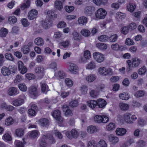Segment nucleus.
I'll return each mask as SVG.
<instances>
[{
    "instance_id": "7",
    "label": "nucleus",
    "mask_w": 147,
    "mask_h": 147,
    "mask_svg": "<svg viewBox=\"0 0 147 147\" xmlns=\"http://www.w3.org/2000/svg\"><path fill=\"white\" fill-rule=\"evenodd\" d=\"M93 55L95 60L98 63H101L105 59L104 55L99 52H95L93 53Z\"/></svg>"
},
{
    "instance_id": "29",
    "label": "nucleus",
    "mask_w": 147,
    "mask_h": 147,
    "mask_svg": "<svg viewBox=\"0 0 147 147\" xmlns=\"http://www.w3.org/2000/svg\"><path fill=\"white\" fill-rule=\"evenodd\" d=\"M2 139L5 141H11L12 138L11 135L8 133H5L2 137Z\"/></svg>"
},
{
    "instance_id": "33",
    "label": "nucleus",
    "mask_w": 147,
    "mask_h": 147,
    "mask_svg": "<svg viewBox=\"0 0 147 147\" xmlns=\"http://www.w3.org/2000/svg\"><path fill=\"white\" fill-rule=\"evenodd\" d=\"M96 67V63L94 61H92L89 62L86 66V68L88 69L92 70Z\"/></svg>"
},
{
    "instance_id": "44",
    "label": "nucleus",
    "mask_w": 147,
    "mask_h": 147,
    "mask_svg": "<svg viewBox=\"0 0 147 147\" xmlns=\"http://www.w3.org/2000/svg\"><path fill=\"white\" fill-rule=\"evenodd\" d=\"M118 38L117 34H115L111 35L109 37L108 39L110 42H114L117 40Z\"/></svg>"
},
{
    "instance_id": "9",
    "label": "nucleus",
    "mask_w": 147,
    "mask_h": 147,
    "mask_svg": "<svg viewBox=\"0 0 147 147\" xmlns=\"http://www.w3.org/2000/svg\"><path fill=\"white\" fill-rule=\"evenodd\" d=\"M18 65L19 71L21 74H24L27 72L28 70L27 69L24 65L22 61H18Z\"/></svg>"
},
{
    "instance_id": "14",
    "label": "nucleus",
    "mask_w": 147,
    "mask_h": 147,
    "mask_svg": "<svg viewBox=\"0 0 147 147\" xmlns=\"http://www.w3.org/2000/svg\"><path fill=\"white\" fill-rule=\"evenodd\" d=\"M14 121L13 119L11 116H9L5 119L4 124L7 126H10L14 123Z\"/></svg>"
},
{
    "instance_id": "17",
    "label": "nucleus",
    "mask_w": 147,
    "mask_h": 147,
    "mask_svg": "<svg viewBox=\"0 0 147 147\" xmlns=\"http://www.w3.org/2000/svg\"><path fill=\"white\" fill-rule=\"evenodd\" d=\"M117 135L119 136H123L125 135L126 132V130L125 129L120 128H117L115 131Z\"/></svg>"
},
{
    "instance_id": "32",
    "label": "nucleus",
    "mask_w": 147,
    "mask_h": 147,
    "mask_svg": "<svg viewBox=\"0 0 147 147\" xmlns=\"http://www.w3.org/2000/svg\"><path fill=\"white\" fill-rule=\"evenodd\" d=\"M120 108L122 111H127L129 108V105L127 104L121 102L119 105Z\"/></svg>"
},
{
    "instance_id": "15",
    "label": "nucleus",
    "mask_w": 147,
    "mask_h": 147,
    "mask_svg": "<svg viewBox=\"0 0 147 147\" xmlns=\"http://www.w3.org/2000/svg\"><path fill=\"white\" fill-rule=\"evenodd\" d=\"M69 70L72 73L76 74L78 71V67L74 64L71 63L69 65Z\"/></svg>"
},
{
    "instance_id": "38",
    "label": "nucleus",
    "mask_w": 147,
    "mask_h": 147,
    "mask_svg": "<svg viewBox=\"0 0 147 147\" xmlns=\"http://www.w3.org/2000/svg\"><path fill=\"white\" fill-rule=\"evenodd\" d=\"M115 128V125L113 123H109L106 126L107 129L109 131H111L113 130Z\"/></svg>"
},
{
    "instance_id": "37",
    "label": "nucleus",
    "mask_w": 147,
    "mask_h": 147,
    "mask_svg": "<svg viewBox=\"0 0 147 147\" xmlns=\"http://www.w3.org/2000/svg\"><path fill=\"white\" fill-rule=\"evenodd\" d=\"M8 20L9 22L11 24L16 23L17 21V18L13 16H9L8 18Z\"/></svg>"
},
{
    "instance_id": "4",
    "label": "nucleus",
    "mask_w": 147,
    "mask_h": 147,
    "mask_svg": "<svg viewBox=\"0 0 147 147\" xmlns=\"http://www.w3.org/2000/svg\"><path fill=\"white\" fill-rule=\"evenodd\" d=\"M107 14L106 11L104 9L100 8L95 12L96 17L98 19H103Z\"/></svg>"
},
{
    "instance_id": "64",
    "label": "nucleus",
    "mask_w": 147,
    "mask_h": 147,
    "mask_svg": "<svg viewBox=\"0 0 147 147\" xmlns=\"http://www.w3.org/2000/svg\"><path fill=\"white\" fill-rule=\"evenodd\" d=\"M14 144L15 147H24L22 142L19 140H16L14 142Z\"/></svg>"
},
{
    "instance_id": "26",
    "label": "nucleus",
    "mask_w": 147,
    "mask_h": 147,
    "mask_svg": "<svg viewBox=\"0 0 147 147\" xmlns=\"http://www.w3.org/2000/svg\"><path fill=\"white\" fill-rule=\"evenodd\" d=\"M34 44L38 46H41L44 44V42L42 38L40 37L36 38L34 40Z\"/></svg>"
},
{
    "instance_id": "19",
    "label": "nucleus",
    "mask_w": 147,
    "mask_h": 147,
    "mask_svg": "<svg viewBox=\"0 0 147 147\" xmlns=\"http://www.w3.org/2000/svg\"><path fill=\"white\" fill-rule=\"evenodd\" d=\"M1 73L4 76H8L10 74L11 72L8 67L4 66L1 69Z\"/></svg>"
},
{
    "instance_id": "57",
    "label": "nucleus",
    "mask_w": 147,
    "mask_h": 147,
    "mask_svg": "<svg viewBox=\"0 0 147 147\" xmlns=\"http://www.w3.org/2000/svg\"><path fill=\"white\" fill-rule=\"evenodd\" d=\"M35 71L36 73L37 74H42L44 71V69L42 67H38L35 68Z\"/></svg>"
},
{
    "instance_id": "61",
    "label": "nucleus",
    "mask_w": 147,
    "mask_h": 147,
    "mask_svg": "<svg viewBox=\"0 0 147 147\" xmlns=\"http://www.w3.org/2000/svg\"><path fill=\"white\" fill-rule=\"evenodd\" d=\"M88 147H97V144L94 140H92L88 142Z\"/></svg>"
},
{
    "instance_id": "60",
    "label": "nucleus",
    "mask_w": 147,
    "mask_h": 147,
    "mask_svg": "<svg viewBox=\"0 0 147 147\" xmlns=\"http://www.w3.org/2000/svg\"><path fill=\"white\" fill-rule=\"evenodd\" d=\"M10 72H11L12 73H15L17 71V67L16 66L14 65H10L8 67Z\"/></svg>"
},
{
    "instance_id": "39",
    "label": "nucleus",
    "mask_w": 147,
    "mask_h": 147,
    "mask_svg": "<svg viewBox=\"0 0 147 147\" xmlns=\"http://www.w3.org/2000/svg\"><path fill=\"white\" fill-rule=\"evenodd\" d=\"M18 87L19 90L22 92H25L26 91L27 87L24 83H21L18 84Z\"/></svg>"
},
{
    "instance_id": "40",
    "label": "nucleus",
    "mask_w": 147,
    "mask_h": 147,
    "mask_svg": "<svg viewBox=\"0 0 147 147\" xmlns=\"http://www.w3.org/2000/svg\"><path fill=\"white\" fill-rule=\"evenodd\" d=\"M93 2L96 5L100 6L102 4H105L106 3L107 0H92Z\"/></svg>"
},
{
    "instance_id": "34",
    "label": "nucleus",
    "mask_w": 147,
    "mask_h": 147,
    "mask_svg": "<svg viewBox=\"0 0 147 147\" xmlns=\"http://www.w3.org/2000/svg\"><path fill=\"white\" fill-rule=\"evenodd\" d=\"M8 33V30L6 28H2L0 30V36L1 37H5Z\"/></svg>"
},
{
    "instance_id": "56",
    "label": "nucleus",
    "mask_w": 147,
    "mask_h": 147,
    "mask_svg": "<svg viewBox=\"0 0 147 147\" xmlns=\"http://www.w3.org/2000/svg\"><path fill=\"white\" fill-rule=\"evenodd\" d=\"M146 71V67L145 66H143L138 70V73L139 75H143L145 74Z\"/></svg>"
},
{
    "instance_id": "53",
    "label": "nucleus",
    "mask_w": 147,
    "mask_h": 147,
    "mask_svg": "<svg viewBox=\"0 0 147 147\" xmlns=\"http://www.w3.org/2000/svg\"><path fill=\"white\" fill-rule=\"evenodd\" d=\"M88 90V87L87 86L83 85L80 87V90L82 94H87Z\"/></svg>"
},
{
    "instance_id": "28",
    "label": "nucleus",
    "mask_w": 147,
    "mask_h": 147,
    "mask_svg": "<svg viewBox=\"0 0 147 147\" xmlns=\"http://www.w3.org/2000/svg\"><path fill=\"white\" fill-rule=\"evenodd\" d=\"M109 140L112 144H115L119 142L118 138L112 135L109 136Z\"/></svg>"
},
{
    "instance_id": "59",
    "label": "nucleus",
    "mask_w": 147,
    "mask_h": 147,
    "mask_svg": "<svg viewBox=\"0 0 147 147\" xmlns=\"http://www.w3.org/2000/svg\"><path fill=\"white\" fill-rule=\"evenodd\" d=\"M5 56L6 59L8 60L13 61L14 60L13 56L10 53H7L5 55Z\"/></svg>"
},
{
    "instance_id": "48",
    "label": "nucleus",
    "mask_w": 147,
    "mask_h": 147,
    "mask_svg": "<svg viewBox=\"0 0 147 147\" xmlns=\"http://www.w3.org/2000/svg\"><path fill=\"white\" fill-rule=\"evenodd\" d=\"M136 8V6L134 4L129 3L127 6V9L128 11L131 12H133Z\"/></svg>"
},
{
    "instance_id": "24",
    "label": "nucleus",
    "mask_w": 147,
    "mask_h": 147,
    "mask_svg": "<svg viewBox=\"0 0 147 147\" xmlns=\"http://www.w3.org/2000/svg\"><path fill=\"white\" fill-rule=\"evenodd\" d=\"M28 133L30 136L32 138H35L38 137L39 135V131L36 130L29 131Z\"/></svg>"
},
{
    "instance_id": "25",
    "label": "nucleus",
    "mask_w": 147,
    "mask_h": 147,
    "mask_svg": "<svg viewBox=\"0 0 147 147\" xmlns=\"http://www.w3.org/2000/svg\"><path fill=\"white\" fill-rule=\"evenodd\" d=\"M87 130L88 133L92 134L97 132L98 129L95 126L90 125L87 127Z\"/></svg>"
},
{
    "instance_id": "21",
    "label": "nucleus",
    "mask_w": 147,
    "mask_h": 147,
    "mask_svg": "<svg viewBox=\"0 0 147 147\" xmlns=\"http://www.w3.org/2000/svg\"><path fill=\"white\" fill-rule=\"evenodd\" d=\"M131 115V114L129 113H126L123 115V119L127 123H131V122L130 119Z\"/></svg>"
},
{
    "instance_id": "43",
    "label": "nucleus",
    "mask_w": 147,
    "mask_h": 147,
    "mask_svg": "<svg viewBox=\"0 0 147 147\" xmlns=\"http://www.w3.org/2000/svg\"><path fill=\"white\" fill-rule=\"evenodd\" d=\"M116 16L117 19L119 21L122 20L125 17V13H122L119 12H118L116 13Z\"/></svg>"
},
{
    "instance_id": "1",
    "label": "nucleus",
    "mask_w": 147,
    "mask_h": 147,
    "mask_svg": "<svg viewBox=\"0 0 147 147\" xmlns=\"http://www.w3.org/2000/svg\"><path fill=\"white\" fill-rule=\"evenodd\" d=\"M94 121L98 123H106L109 121V118L105 115H97L94 117Z\"/></svg>"
},
{
    "instance_id": "54",
    "label": "nucleus",
    "mask_w": 147,
    "mask_h": 147,
    "mask_svg": "<svg viewBox=\"0 0 147 147\" xmlns=\"http://www.w3.org/2000/svg\"><path fill=\"white\" fill-rule=\"evenodd\" d=\"M107 145L105 142L103 140H100L98 144L97 147H107Z\"/></svg>"
},
{
    "instance_id": "41",
    "label": "nucleus",
    "mask_w": 147,
    "mask_h": 147,
    "mask_svg": "<svg viewBox=\"0 0 147 147\" xmlns=\"http://www.w3.org/2000/svg\"><path fill=\"white\" fill-rule=\"evenodd\" d=\"M96 46L98 49L101 50L106 49L107 47V45L104 43H99L96 44Z\"/></svg>"
},
{
    "instance_id": "3",
    "label": "nucleus",
    "mask_w": 147,
    "mask_h": 147,
    "mask_svg": "<svg viewBox=\"0 0 147 147\" xmlns=\"http://www.w3.org/2000/svg\"><path fill=\"white\" fill-rule=\"evenodd\" d=\"M53 117L58 121L59 123H62L63 121V119L61 116V112L59 110H55L51 114Z\"/></svg>"
},
{
    "instance_id": "42",
    "label": "nucleus",
    "mask_w": 147,
    "mask_h": 147,
    "mask_svg": "<svg viewBox=\"0 0 147 147\" xmlns=\"http://www.w3.org/2000/svg\"><path fill=\"white\" fill-rule=\"evenodd\" d=\"M119 96L121 99L123 100H127L129 98V96L128 94L125 92L120 94Z\"/></svg>"
},
{
    "instance_id": "8",
    "label": "nucleus",
    "mask_w": 147,
    "mask_h": 147,
    "mask_svg": "<svg viewBox=\"0 0 147 147\" xmlns=\"http://www.w3.org/2000/svg\"><path fill=\"white\" fill-rule=\"evenodd\" d=\"M20 97V98L15 100L12 102V104L14 106H19L24 103V98H25L24 96V95H21Z\"/></svg>"
},
{
    "instance_id": "35",
    "label": "nucleus",
    "mask_w": 147,
    "mask_h": 147,
    "mask_svg": "<svg viewBox=\"0 0 147 147\" xmlns=\"http://www.w3.org/2000/svg\"><path fill=\"white\" fill-rule=\"evenodd\" d=\"M24 130L23 129L18 128L15 131V134L17 136L20 137L24 134Z\"/></svg>"
},
{
    "instance_id": "49",
    "label": "nucleus",
    "mask_w": 147,
    "mask_h": 147,
    "mask_svg": "<svg viewBox=\"0 0 147 147\" xmlns=\"http://www.w3.org/2000/svg\"><path fill=\"white\" fill-rule=\"evenodd\" d=\"M21 51L24 54H27L29 53L30 49L27 46L24 45L21 48Z\"/></svg>"
},
{
    "instance_id": "31",
    "label": "nucleus",
    "mask_w": 147,
    "mask_h": 147,
    "mask_svg": "<svg viewBox=\"0 0 147 147\" xmlns=\"http://www.w3.org/2000/svg\"><path fill=\"white\" fill-rule=\"evenodd\" d=\"M88 106L92 109L95 107L97 105V101L94 100H90L87 102Z\"/></svg>"
},
{
    "instance_id": "47",
    "label": "nucleus",
    "mask_w": 147,
    "mask_h": 147,
    "mask_svg": "<svg viewBox=\"0 0 147 147\" xmlns=\"http://www.w3.org/2000/svg\"><path fill=\"white\" fill-rule=\"evenodd\" d=\"M109 37L106 35H102L98 37V39L100 41L105 42L108 40Z\"/></svg>"
},
{
    "instance_id": "23",
    "label": "nucleus",
    "mask_w": 147,
    "mask_h": 147,
    "mask_svg": "<svg viewBox=\"0 0 147 147\" xmlns=\"http://www.w3.org/2000/svg\"><path fill=\"white\" fill-rule=\"evenodd\" d=\"M97 102V105L100 108L104 107L107 104L106 101L104 100L101 98L98 99Z\"/></svg>"
},
{
    "instance_id": "20",
    "label": "nucleus",
    "mask_w": 147,
    "mask_h": 147,
    "mask_svg": "<svg viewBox=\"0 0 147 147\" xmlns=\"http://www.w3.org/2000/svg\"><path fill=\"white\" fill-rule=\"evenodd\" d=\"M96 76L94 74H90L86 76V80L88 83H90L94 81L96 79Z\"/></svg>"
},
{
    "instance_id": "6",
    "label": "nucleus",
    "mask_w": 147,
    "mask_h": 147,
    "mask_svg": "<svg viewBox=\"0 0 147 147\" xmlns=\"http://www.w3.org/2000/svg\"><path fill=\"white\" fill-rule=\"evenodd\" d=\"M30 108L28 109V114L31 116H34L36 114L37 108L36 105L32 103L30 105Z\"/></svg>"
},
{
    "instance_id": "50",
    "label": "nucleus",
    "mask_w": 147,
    "mask_h": 147,
    "mask_svg": "<svg viewBox=\"0 0 147 147\" xmlns=\"http://www.w3.org/2000/svg\"><path fill=\"white\" fill-rule=\"evenodd\" d=\"M55 7L59 10H61L63 8V5L61 2L59 1H56L55 3Z\"/></svg>"
},
{
    "instance_id": "30",
    "label": "nucleus",
    "mask_w": 147,
    "mask_h": 147,
    "mask_svg": "<svg viewBox=\"0 0 147 147\" xmlns=\"http://www.w3.org/2000/svg\"><path fill=\"white\" fill-rule=\"evenodd\" d=\"M78 24L84 25L87 21V18L84 16H81L79 18L78 20Z\"/></svg>"
},
{
    "instance_id": "27",
    "label": "nucleus",
    "mask_w": 147,
    "mask_h": 147,
    "mask_svg": "<svg viewBox=\"0 0 147 147\" xmlns=\"http://www.w3.org/2000/svg\"><path fill=\"white\" fill-rule=\"evenodd\" d=\"M132 60L133 64L136 67L138 66L142 62V60L137 57H135L133 58L132 59Z\"/></svg>"
},
{
    "instance_id": "36",
    "label": "nucleus",
    "mask_w": 147,
    "mask_h": 147,
    "mask_svg": "<svg viewBox=\"0 0 147 147\" xmlns=\"http://www.w3.org/2000/svg\"><path fill=\"white\" fill-rule=\"evenodd\" d=\"M79 105L78 102L76 100H72L69 102V106L71 107L74 108L77 107Z\"/></svg>"
},
{
    "instance_id": "62",
    "label": "nucleus",
    "mask_w": 147,
    "mask_h": 147,
    "mask_svg": "<svg viewBox=\"0 0 147 147\" xmlns=\"http://www.w3.org/2000/svg\"><path fill=\"white\" fill-rule=\"evenodd\" d=\"M38 123L41 127H44L46 125V119L45 118L40 119Z\"/></svg>"
},
{
    "instance_id": "22",
    "label": "nucleus",
    "mask_w": 147,
    "mask_h": 147,
    "mask_svg": "<svg viewBox=\"0 0 147 147\" xmlns=\"http://www.w3.org/2000/svg\"><path fill=\"white\" fill-rule=\"evenodd\" d=\"M30 0H25L21 5V9L24 10L26 8H28L30 6Z\"/></svg>"
},
{
    "instance_id": "63",
    "label": "nucleus",
    "mask_w": 147,
    "mask_h": 147,
    "mask_svg": "<svg viewBox=\"0 0 147 147\" xmlns=\"http://www.w3.org/2000/svg\"><path fill=\"white\" fill-rule=\"evenodd\" d=\"M65 83L66 85L68 87H71L73 85V82L70 79L66 78L65 80Z\"/></svg>"
},
{
    "instance_id": "12",
    "label": "nucleus",
    "mask_w": 147,
    "mask_h": 147,
    "mask_svg": "<svg viewBox=\"0 0 147 147\" xmlns=\"http://www.w3.org/2000/svg\"><path fill=\"white\" fill-rule=\"evenodd\" d=\"M38 14L37 10L32 9L28 13V18L30 20H33L37 17Z\"/></svg>"
},
{
    "instance_id": "2",
    "label": "nucleus",
    "mask_w": 147,
    "mask_h": 147,
    "mask_svg": "<svg viewBox=\"0 0 147 147\" xmlns=\"http://www.w3.org/2000/svg\"><path fill=\"white\" fill-rule=\"evenodd\" d=\"M65 134L67 137L71 140L73 138L76 139L79 136L78 131L75 129H73L70 131H66Z\"/></svg>"
},
{
    "instance_id": "5",
    "label": "nucleus",
    "mask_w": 147,
    "mask_h": 147,
    "mask_svg": "<svg viewBox=\"0 0 147 147\" xmlns=\"http://www.w3.org/2000/svg\"><path fill=\"white\" fill-rule=\"evenodd\" d=\"M48 19L49 18V20L48 19L47 22V28H49L51 27L52 24V19L53 17H56V14H54L53 12L51 11H49L47 12Z\"/></svg>"
},
{
    "instance_id": "13",
    "label": "nucleus",
    "mask_w": 147,
    "mask_h": 147,
    "mask_svg": "<svg viewBox=\"0 0 147 147\" xmlns=\"http://www.w3.org/2000/svg\"><path fill=\"white\" fill-rule=\"evenodd\" d=\"M29 92L31 97L33 98H35L38 96L36 88L35 86H31L29 88Z\"/></svg>"
},
{
    "instance_id": "16",
    "label": "nucleus",
    "mask_w": 147,
    "mask_h": 147,
    "mask_svg": "<svg viewBox=\"0 0 147 147\" xmlns=\"http://www.w3.org/2000/svg\"><path fill=\"white\" fill-rule=\"evenodd\" d=\"M94 11V7L88 6L86 7L85 9L84 13L86 15L90 16L92 14Z\"/></svg>"
},
{
    "instance_id": "18",
    "label": "nucleus",
    "mask_w": 147,
    "mask_h": 147,
    "mask_svg": "<svg viewBox=\"0 0 147 147\" xmlns=\"http://www.w3.org/2000/svg\"><path fill=\"white\" fill-rule=\"evenodd\" d=\"M47 142L49 144H54L55 142V140L52 135L47 134Z\"/></svg>"
},
{
    "instance_id": "58",
    "label": "nucleus",
    "mask_w": 147,
    "mask_h": 147,
    "mask_svg": "<svg viewBox=\"0 0 147 147\" xmlns=\"http://www.w3.org/2000/svg\"><path fill=\"white\" fill-rule=\"evenodd\" d=\"M21 22L24 27H27L30 24L28 22L27 19L23 18L21 20Z\"/></svg>"
},
{
    "instance_id": "11",
    "label": "nucleus",
    "mask_w": 147,
    "mask_h": 147,
    "mask_svg": "<svg viewBox=\"0 0 147 147\" xmlns=\"http://www.w3.org/2000/svg\"><path fill=\"white\" fill-rule=\"evenodd\" d=\"M7 93L10 96H14L18 94L19 93V92L16 88L13 87L8 89Z\"/></svg>"
},
{
    "instance_id": "10",
    "label": "nucleus",
    "mask_w": 147,
    "mask_h": 147,
    "mask_svg": "<svg viewBox=\"0 0 147 147\" xmlns=\"http://www.w3.org/2000/svg\"><path fill=\"white\" fill-rule=\"evenodd\" d=\"M63 111L66 117L71 116L73 115L72 111L70 109L69 107L67 105H64L62 107Z\"/></svg>"
},
{
    "instance_id": "46",
    "label": "nucleus",
    "mask_w": 147,
    "mask_h": 147,
    "mask_svg": "<svg viewBox=\"0 0 147 147\" xmlns=\"http://www.w3.org/2000/svg\"><path fill=\"white\" fill-rule=\"evenodd\" d=\"M46 136L45 135H44L42 137L40 140V145L42 147L45 146L46 144Z\"/></svg>"
},
{
    "instance_id": "52",
    "label": "nucleus",
    "mask_w": 147,
    "mask_h": 147,
    "mask_svg": "<svg viewBox=\"0 0 147 147\" xmlns=\"http://www.w3.org/2000/svg\"><path fill=\"white\" fill-rule=\"evenodd\" d=\"M106 70V68L103 67H100L98 69V71L99 74L103 76H105Z\"/></svg>"
},
{
    "instance_id": "55",
    "label": "nucleus",
    "mask_w": 147,
    "mask_h": 147,
    "mask_svg": "<svg viewBox=\"0 0 147 147\" xmlns=\"http://www.w3.org/2000/svg\"><path fill=\"white\" fill-rule=\"evenodd\" d=\"M145 94V92L142 90L137 91L134 94V96L138 98L143 96Z\"/></svg>"
},
{
    "instance_id": "51",
    "label": "nucleus",
    "mask_w": 147,
    "mask_h": 147,
    "mask_svg": "<svg viewBox=\"0 0 147 147\" xmlns=\"http://www.w3.org/2000/svg\"><path fill=\"white\" fill-rule=\"evenodd\" d=\"M82 34L85 36H88L90 34V31L88 30L85 29H82L81 31Z\"/></svg>"
},
{
    "instance_id": "45",
    "label": "nucleus",
    "mask_w": 147,
    "mask_h": 147,
    "mask_svg": "<svg viewBox=\"0 0 147 147\" xmlns=\"http://www.w3.org/2000/svg\"><path fill=\"white\" fill-rule=\"evenodd\" d=\"M23 80V78L22 76L20 75H18L16 76L14 81V83L16 84H17Z\"/></svg>"
}]
</instances>
